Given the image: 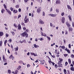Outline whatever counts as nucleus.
<instances>
[{"label": "nucleus", "instance_id": "3c124183", "mask_svg": "<svg viewBox=\"0 0 74 74\" xmlns=\"http://www.w3.org/2000/svg\"><path fill=\"white\" fill-rule=\"evenodd\" d=\"M62 48L63 49H65V47L64 46H63L62 47Z\"/></svg>", "mask_w": 74, "mask_h": 74}, {"label": "nucleus", "instance_id": "f03ea898", "mask_svg": "<svg viewBox=\"0 0 74 74\" xmlns=\"http://www.w3.org/2000/svg\"><path fill=\"white\" fill-rule=\"evenodd\" d=\"M29 21V19L27 18V16H25L24 19V21H25L24 23H27Z\"/></svg>", "mask_w": 74, "mask_h": 74}, {"label": "nucleus", "instance_id": "1a4fd4ad", "mask_svg": "<svg viewBox=\"0 0 74 74\" xmlns=\"http://www.w3.org/2000/svg\"><path fill=\"white\" fill-rule=\"evenodd\" d=\"M18 30H21V29H22L21 25L20 24H18Z\"/></svg>", "mask_w": 74, "mask_h": 74}, {"label": "nucleus", "instance_id": "a211bd4d", "mask_svg": "<svg viewBox=\"0 0 74 74\" xmlns=\"http://www.w3.org/2000/svg\"><path fill=\"white\" fill-rule=\"evenodd\" d=\"M13 13H14V14H16V13L18 12V10H15L14 9L13 11Z\"/></svg>", "mask_w": 74, "mask_h": 74}, {"label": "nucleus", "instance_id": "c9c22d12", "mask_svg": "<svg viewBox=\"0 0 74 74\" xmlns=\"http://www.w3.org/2000/svg\"><path fill=\"white\" fill-rule=\"evenodd\" d=\"M15 7L16 8H18L19 7V5H17L15 6Z\"/></svg>", "mask_w": 74, "mask_h": 74}, {"label": "nucleus", "instance_id": "f8f14e48", "mask_svg": "<svg viewBox=\"0 0 74 74\" xmlns=\"http://www.w3.org/2000/svg\"><path fill=\"white\" fill-rule=\"evenodd\" d=\"M6 11L9 15H11V12L10 10L8 9L6 10Z\"/></svg>", "mask_w": 74, "mask_h": 74}, {"label": "nucleus", "instance_id": "2eb2a0df", "mask_svg": "<svg viewBox=\"0 0 74 74\" xmlns=\"http://www.w3.org/2000/svg\"><path fill=\"white\" fill-rule=\"evenodd\" d=\"M41 36H44L45 37H47V35L45 34L44 33L43 34V33L41 32Z\"/></svg>", "mask_w": 74, "mask_h": 74}, {"label": "nucleus", "instance_id": "393cba45", "mask_svg": "<svg viewBox=\"0 0 74 74\" xmlns=\"http://www.w3.org/2000/svg\"><path fill=\"white\" fill-rule=\"evenodd\" d=\"M8 41L7 40H5L4 42V45L5 46H6V44H7V42Z\"/></svg>", "mask_w": 74, "mask_h": 74}, {"label": "nucleus", "instance_id": "aec40b11", "mask_svg": "<svg viewBox=\"0 0 74 74\" xmlns=\"http://www.w3.org/2000/svg\"><path fill=\"white\" fill-rule=\"evenodd\" d=\"M3 6L5 8V9L6 10H7V6L5 5V4H3Z\"/></svg>", "mask_w": 74, "mask_h": 74}, {"label": "nucleus", "instance_id": "58836bf2", "mask_svg": "<svg viewBox=\"0 0 74 74\" xmlns=\"http://www.w3.org/2000/svg\"><path fill=\"white\" fill-rule=\"evenodd\" d=\"M42 61H43V62H44L45 61H44V60H42V62L41 63V64H44V62H42Z\"/></svg>", "mask_w": 74, "mask_h": 74}, {"label": "nucleus", "instance_id": "b1692460", "mask_svg": "<svg viewBox=\"0 0 74 74\" xmlns=\"http://www.w3.org/2000/svg\"><path fill=\"white\" fill-rule=\"evenodd\" d=\"M18 51V47L17 46L15 48V51L16 52Z\"/></svg>", "mask_w": 74, "mask_h": 74}, {"label": "nucleus", "instance_id": "a19ab883", "mask_svg": "<svg viewBox=\"0 0 74 74\" xmlns=\"http://www.w3.org/2000/svg\"><path fill=\"white\" fill-rule=\"evenodd\" d=\"M10 10L11 11H13V10H14V9L12 8V7H11L10 8Z\"/></svg>", "mask_w": 74, "mask_h": 74}, {"label": "nucleus", "instance_id": "ea45409f", "mask_svg": "<svg viewBox=\"0 0 74 74\" xmlns=\"http://www.w3.org/2000/svg\"><path fill=\"white\" fill-rule=\"evenodd\" d=\"M61 15L62 16H63L64 15V12H62L61 13Z\"/></svg>", "mask_w": 74, "mask_h": 74}, {"label": "nucleus", "instance_id": "f3484780", "mask_svg": "<svg viewBox=\"0 0 74 74\" xmlns=\"http://www.w3.org/2000/svg\"><path fill=\"white\" fill-rule=\"evenodd\" d=\"M68 17L70 21H72V19L71 18V15H69L68 16Z\"/></svg>", "mask_w": 74, "mask_h": 74}, {"label": "nucleus", "instance_id": "052dcab7", "mask_svg": "<svg viewBox=\"0 0 74 74\" xmlns=\"http://www.w3.org/2000/svg\"><path fill=\"white\" fill-rule=\"evenodd\" d=\"M12 30H13V31H14V32H16V30L15 29H14V28L12 29Z\"/></svg>", "mask_w": 74, "mask_h": 74}, {"label": "nucleus", "instance_id": "6ab92c4d", "mask_svg": "<svg viewBox=\"0 0 74 74\" xmlns=\"http://www.w3.org/2000/svg\"><path fill=\"white\" fill-rule=\"evenodd\" d=\"M34 47L36 48L37 47L38 48H39V46L37 45H36V44H34Z\"/></svg>", "mask_w": 74, "mask_h": 74}, {"label": "nucleus", "instance_id": "4d7b16f0", "mask_svg": "<svg viewBox=\"0 0 74 74\" xmlns=\"http://www.w3.org/2000/svg\"><path fill=\"white\" fill-rule=\"evenodd\" d=\"M23 29L24 30H25L26 29V28L25 27H23Z\"/></svg>", "mask_w": 74, "mask_h": 74}, {"label": "nucleus", "instance_id": "69168bd1", "mask_svg": "<svg viewBox=\"0 0 74 74\" xmlns=\"http://www.w3.org/2000/svg\"><path fill=\"white\" fill-rule=\"evenodd\" d=\"M72 25L73 27H74V23L73 22L72 23Z\"/></svg>", "mask_w": 74, "mask_h": 74}, {"label": "nucleus", "instance_id": "e2e57ef3", "mask_svg": "<svg viewBox=\"0 0 74 74\" xmlns=\"http://www.w3.org/2000/svg\"><path fill=\"white\" fill-rule=\"evenodd\" d=\"M67 51L68 52V53H70V50L68 49Z\"/></svg>", "mask_w": 74, "mask_h": 74}, {"label": "nucleus", "instance_id": "de8ad7c7", "mask_svg": "<svg viewBox=\"0 0 74 74\" xmlns=\"http://www.w3.org/2000/svg\"><path fill=\"white\" fill-rule=\"evenodd\" d=\"M21 15L19 14V15H18V19H19V18H21Z\"/></svg>", "mask_w": 74, "mask_h": 74}, {"label": "nucleus", "instance_id": "a18cd8bd", "mask_svg": "<svg viewBox=\"0 0 74 74\" xmlns=\"http://www.w3.org/2000/svg\"><path fill=\"white\" fill-rule=\"evenodd\" d=\"M64 56H65V57H66L68 56V54H64Z\"/></svg>", "mask_w": 74, "mask_h": 74}, {"label": "nucleus", "instance_id": "473e14b6", "mask_svg": "<svg viewBox=\"0 0 74 74\" xmlns=\"http://www.w3.org/2000/svg\"><path fill=\"white\" fill-rule=\"evenodd\" d=\"M59 60L60 62H63V59L62 58H59Z\"/></svg>", "mask_w": 74, "mask_h": 74}, {"label": "nucleus", "instance_id": "ddd939ff", "mask_svg": "<svg viewBox=\"0 0 74 74\" xmlns=\"http://www.w3.org/2000/svg\"><path fill=\"white\" fill-rule=\"evenodd\" d=\"M67 7L68 10H72V9L71 8V6H70V5H67Z\"/></svg>", "mask_w": 74, "mask_h": 74}, {"label": "nucleus", "instance_id": "37998d69", "mask_svg": "<svg viewBox=\"0 0 74 74\" xmlns=\"http://www.w3.org/2000/svg\"><path fill=\"white\" fill-rule=\"evenodd\" d=\"M56 11L57 13H59V9H56Z\"/></svg>", "mask_w": 74, "mask_h": 74}, {"label": "nucleus", "instance_id": "cd10ccee", "mask_svg": "<svg viewBox=\"0 0 74 74\" xmlns=\"http://www.w3.org/2000/svg\"><path fill=\"white\" fill-rule=\"evenodd\" d=\"M21 25H22V26H24V27H25V24L24 23L22 22L21 23Z\"/></svg>", "mask_w": 74, "mask_h": 74}, {"label": "nucleus", "instance_id": "9d476101", "mask_svg": "<svg viewBox=\"0 0 74 74\" xmlns=\"http://www.w3.org/2000/svg\"><path fill=\"white\" fill-rule=\"evenodd\" d=\"M19 63H20V64H22L23 63V65H25L26 64H24V63L23 62V61L22 60L18 62Z\"/></svg>", "mask_w": 74, "mask_h": 74}, {"label": "nucleus", "instance_id": "20e7f679", "mask_svg": "<svg viewBox=\"0 0 74 74\" xmlns=\"http://www.w3.org/2000/svg\"><path fill=\"white\" fill-rule=\"evenodd\" d=\"M39 23L41 25H44V22L41 19H40L39 20Z\"/></svg>", "mask_w": 74, "mask_h": 74}, {"label": "nucleus", "instance_id": "4c0bfd02", "mask_svg": "<svg viewBox=\"0 0 74 74\" xmlns=\"http://www.w3.org/2000/svg\"><path fill=\"white\" fill-rule=\"evenodd\" d=\"M39 40H40V41H42V40H44V38H39Z\"/></svg>", "mask_w": 74, "mask_h": 74}, {"label": "nucleus", "instance_id": "774afa93", "mask_svg": "<svg viewBox=\"0 0 74 74\" xmlns=\"http://www.w3.org/2000/svg\"><path fill=\"white\" fill-rule=\"evenodd\" d=\"M55 67L56 69V68H57V64H55Z\"/></svg>", "mask_w": 74, "mask_h": 74}, {"label": "nucleus", "instance_id": "8fccbe9b", "mask_svg": "<svg viewBox=\"0 0 74 74\" xmlns=\"http://www.w3.org/2000/svg\"><path fill=\"white\" fill-rule=\"evenodd\" d=\"M11 33H12L13 36L15 35V33H14V32H11Z\"/></svg>", "mask_w": 74, "mask_h": 74}, {"label": "nucleus", "instance_id": "49530a36", "mask_svg": "<svg viewBox=\"0 0 74 74\" xmlns=\"http://www.w3.org/2000/svg\"><path fill=\"white\" fill-rule=\"evenodd\" d=\"M53 25V24H52V23H50V26H51V27H52Z\"/></svg>", "mask_w": 74, "mask_h": 74}, {"label": "nucleus", "instance_id": "4be33fe9", "mask_svg": "<svg viewBox=\"0 0 74 74\" xmlns=\"http://www.w3.org/2000/svg\"><path fill=\"white\" fill-rule=\"evenodd\" d=\"M9 59H11V58H12V60H13V58L14 59V58L13 57V58H13L12 55H11L9 57Z\"/></svg>", "mask_w": 74, "mask_h": 74}, {"label": "nucleus", "instance_id": "72a5a7b5", "mask_svg": "<svg viewBox=\"0 0 74 74\" xmlns=\"http://www.w3.org/2000/svg\"><path fill=\"white\" fill-rule=\"evenodd\" d=\"M47 37L48 38L47 39L49 41L51 40V38L48 36H47Z\"/></svg>", "mask_w": 74, "mask_h": 74}, {"label": "nucleus", "instance_id": "a878e982", "mask_svg": "<svg viewBox=\"0 0 74 74\" xmlns=\"http://www.w3.org/2000/svg\"><path fill=\"white\" fill-rule=\"evenodd\" d=\"M69 31H72V30H73V29L71 27H69Z\"/></svg>", "mask_w": 74, "mask_h": 74}, {"label": "nucleus", "instance_id": "7ed1b4c3", "mask_svg": "<svg viewBox=\"0 0 74 74\" xmlns=\"http://www.w3.org/2000/svg\"><path fill=\"white\" fill-rule=\"evenodd\" d=\"M67 71H66V70L65 69L64 70V74H70V71L69 70L67 71Z\"/></svg>", "mask_w": 74, "mask_h": 74}, {"label": "nucleus", "instance_id": "c85d7f7f", "mask_svg": "<svg viewBox=\"0 0 74 74\" xmlns=\"http://www.w3.org/2000/svg\"><path fill=\"white\" fill-rule=\"evenodd\" d=\"M5 11V10L4 9H2V10H1V12L2 14H3L4 13V12Z\"/></svg>", "mask_w": 74, "mask_h": 74}, {"label": "nucleus", "instance_id": "79ce46f5", "mask_svg": "<svg viewBox=\"0 0 74 74\" xmlns=\"http://www.w3.org/2000/svg\"><path fill=\"white\" fill-rule=\"evenodd\" d=\"M51 57H52V58H55L56 57L55 55H53V56H52V55H51Z\"/></svg>", "mask_w": 74, "mask_h": 74}, {"label": "nucleus", "instance_id": "7c9ffc66", "mask_svg": "<svg viewBox=\"0 0 74 74\" xmlns=\"http://www.w3.org/2000/svg\"><path fill=\"white\" fill-rule=\"evenodd\" d=\"M8 72L9 74H11V71L10 70H8Z\"/></svg>", "mask_w": 74, "mask_h": 74}, {"label": "nucleus", "instance_id": "4468645a", "mask_svg": "<svg viewBox=\"0 0 74 74\" xmlns=\"http://www.w3.org/2000/svg\"><path fill=\"white\" fill-rule=\"evenodd\" d=\"M41 36H44L45 37H47V35L45 34L44 33L43 34V33L41 32Z\"/></svg>", "mask_w": 74, "mask_h": 74}, {"label": "nucleus", "instance_id": "0eeeda50", "mask_svg": "<svg viewBox=\"0 0 74 74\" xmlns=\"http://www.w3.org/2000/svg\"><path fill=\"white\" fill-rule=\"evenodd\" d=\"M64 21H65V18L64 17H63L62 18L61 22L62 23H64Z\"/></svg>", "mask_w": 74, "mask_h": 74}, {"label": "nucleus", "instance_id": "423d86ee", "mask_svg": "<svg viewBox=\"0 0 74 74\" xmlns=\"http://www.w3.org/2000/svg\"><path fill=\"white\" fill-rule=\"evenodd\" d=\"M48 15L49 16H52V17H55V16H56V15L55 14H49Z\"/></svg>", "mask_w": 74, "mask_h": 74}, {"label": "nucleus", "instance_id": "680f3d73", "mask_svg": "<svg viewBox=\"0 0 74 74\" xmlns=\"http://www.w3.org/2000/svg\"><path fill=\"white\" fill-rule=\"evenodd\" d=\"M18 12H21V9L19 8L18 9Z\"/></svg>", "mask_w": 74, "mask_h": 74}, {"label": "nucleus", "instance_id": "603ef678", "mask_svg": "<svg viewBox=\"0 0 74 74\" xmlns=\"http://www.w3.org/2000/svg\"><path fill=\"white\" fill-rule=\"evenodd\" d=\"M65 34L66 35V34H67L68 33V32H67V31H65Z\"/></svg>", "mask_w": 74, "mask_h": 74}, {"label": "nucleus", "instance_id": "338daca9", "mask_svg": "<svg viewBox=\"0 0 74 74\" xmlns=\"http://www.w3.org/2000/svg\"><path fill=\"white\" fill-rule=\"evenodd\" d=\"M14 27H17V25H16L15 24H14Z\"/></svg>", "mask_w": 74, "mask_h": 74}, {"label": "nucleus", "instance_id": "2f4dec72", "mask_svg": "<svg viewBox=\"0 0 74 74\" xmlns=\"http://www.w3.org/2000/svg\"><path fill=\"white\" fill-rule=\"evenodd\" d=\"M68 62L69 64H70V63H71V60L70 59H68Z\"/></svg>", "mask_w": 74, "mask_h": 74}, {"label": "nucleus", "instance_id": "13d9d810", "mask_svg": "<svg viewBox=\"0 0 74 74\" xmlns=\"http://www.w3.org/2000/svg\"><path fill=\"white\" fill-rule=\"evenodd\" d=\"M69 48H71V45L70 44L69 45Z\"/></svg>", "mask_w": 74, "mask_h": 74}, {"label": "nucleus", "instance_id": "412c9836", "mask_svg": "<svg viewBox=\"0 0 74 74\" xmlns=\"http://www.w3.org/2000/svg\"><path fill=\"white\" fill-rule=\"evenodd\" d=\"M30 54L31 55H34V56H36V55L34 53H31Z\"/></svg>", "mask_w": 74, "mask_h": 74}, {"label": "nucleus", "instance_id": "6e6552de", "mask_svg": "<svg viewBox=\"0 0 74 74\" xmlns=\"http://www.w3.org/2000/svg\"><path fill=\"white\" fill-rule=\"evenodd\" d=\"M56 3L57 4H60V0H57Z\"/></svg>", "mask_w": 74, "mask_h": 74}, {"label": "nucleus", "instance_id": "39448f33", "mask_svg": "<svg viewBox=\"0 0 74 74\" xmlns=\"http://www.w3.org/2000/svg\"><path fill=\"white\" fill-rule=\"evenodd\" d=\"M3 60L4 62H7V59L5 58V56L4 55H3L2 56Z\"/></svg>", "mask_w": 74, "mask_h": 74}, {"label": "nucleus", "instance_id": "864d4df0", "mask_svg": "<svg viewBox=\"0 0 74 74\" xmlns=\"http://www.w3.org/2000/svg\"><path fill=\"white\" fill-rule=\"evenodd\" d=\"M5 37L6 38H7V37H8V34H5Z\"/></svg>", "mask_w": 74, "mask_h": 74}, {"label": "nucleus", "instance_id": "5701e85b", "mask_svg": "<svg viewBox=\"0 0 74 74\" xmlns=\"http://www.w3.org/2000/svg\"><path fill=\"white\" fill-rule=\"evenodd\" d=\"M4 34L3 32H0V36H3Z\"/></svg>", "mask_w": 74, "mask_h": 74}, {"label": "nucleus", "instance_id": "c03bdc74", "mask_svg": "<svg viewBox=\"0 0 74 74\" xmlns=\"http://www.w3.org/2000/svg\"><path fill=\"white\" fill-rule=\"evenodd\" d=\"M8 41L10 42L11 43L12 42V39H10L8 40Z\"/></svg>", "mask_w": 74, "mask_h": 74}, {"label": "nucleus", "instance_id": "6e6d98bb", "mask_svg": "<svg viewBox=\"0 0 74 74\" xmlns=\"http://www.w3.org/2000/svg\"><path fill=\"white\" fill-rule=\"evenodd\" d=\"M48 62L49 63V64H51V63H52V61L50 60H49Z\"/></svg>", "mask_w": 74, "mask_h": 74}, {"label": "nucleus", "instance_id": "bb28decb", "mask_svg": "<svg viewBox=\"0 0 74 74\" xmlns=\"http://www.w3.org/2000/svg\"><path fill=\"white\" fill-rule=\"evenodd\" d=\"M2 44H3V41H2V40H1L0 41V47H1V46H2Z\"/></svg>", "mask_w": 74, "mask_h": 74}, {"label": "nucleus", "instance_id": "dca6fc26", "mask_svg": "<svg viewBox=\"0 0 74 74\" xmlns=\"http://www.w3.org/2000/svg\"><path fill=\"white\" fill-rule=\"evenodd\" d=\"M66 23L67 26H68V27H70V24H69V23H68V22H66Z\"/></svg>", "mask_w": 74, "mask_h": 74}, {"label": "nucleus", "instance_id": "09e8293b", "mask_svg": "<svg viewBox=\"0 0 74 74\" xmlns=\"http://www.w3.org/2000/svg\"><path fill=\"white\" fill-rule=\"evenodd\" d=\"M65 66H67V64H68V62H66L65 63Z\"/></svg>", "mask_w": 74, "mask_h": 74}, {"label": "nucleus", "instance_id": "f257e3e1", "mask_svg": "<svg viewBox=\"0 0 74 74\" xmlns=\"http://www.w3.org/2000/svg\"><path fill=\"white\" fill-rule=\"evenodd\" d=\"M29 32V29H26L25 32H24L21 34V36L23 37H25L27 38L28 37V34H27V33H28Z\"/></svg>", "mask_w": 74, "mask_h": 74}, {"label": "nucleus", "instance_id": "f704fd0d", "mask_svg": "<svg viewBox=\"0 0 74 74\" xmlns=\"http://www.w3.org/2000/svg\"><path fill=\"white\" fill-rule=\"evenodd\" d=\"M21 68V66H19L18 68H17V69L19 70H20Z\"/></svg>", "mask_w": 74, "mask_h": 74}, {"label": "nucleus", "instance_id": "e433bc0d", "mask_svg": "<svg viewBox=\"0 0 74 74\" xmlns=\"http://www.w3.org/2000/svg\"><path fill=\"white\" fill-rule=\"evenodd\" d=\"M18 70H16L15 71V73H14L13 74H17V73H18Z\"/></svg>", "mask_w": 74, "mask_h": 74}, {"label": "nucleus", "instance_id": "bf43d9fd", "mask_svg": "<svg viewBox=\"0 0 74 74\" xmlns=\"http://www.w3.org/2000/svg\"><path fill=\"white\" fill-rule=\"evenodd\" d=\"M71 57L72 58H74V55L71 54Z\"/></svg>", "mask_w": 74, "mask_h": 74}, {"label": "nucleus", "instance_id": "c756f323", "mask_svg": "<svg viewBox=\"0 0 74 74\" xmlns=\"http://www.w3.org/2000/svg\"><path fill=\"white\" fill-rule=\"evenodd\" d=\"M71 71H74V67H71Z\"/></svg>", "mask_w": 74, "mask_h": 74}, {"label": "nucleus", "instance_id": "5fc2aeb1", "mask_svg": "<svg viewBox=\"0 0 74 74\" xmlns=\"http://www.w3.org/2000/svg\"><path fill=\"white\" fill-rule=\"evenodd\" d=\"M42 16H45V12H42Z\"/></svg>", "mask_w": 74, "mask_h": 74}, {"label": "nucleus", "instance_id": "0e129e2a", "mask_svg": "<svg viewBox=\"0 0 74 74\" xmlns=\"http://www.w3.org/2000/svg\"><path fill=\"white\" fill-rule=\"evenodd\" d=\"M24 1L25 3H27V1H29V0H24Z\"/></svg>", "mask_w": 74, "mask_h": 74}, {"label": "nucleus", "instance_id": "9b49d317", "mask_svg": "<svg viewBox=\"0 0 74 74\" xmlns=\"http://www.w3.org/2000/svg\"><path fill=\"white\" fill-rule=\"evenodd\" d=\"M41 10L40 8H38L37 9V13H40V12H41Z\"/></svg>", "mask_w": 74, "mask_h": 74}]
</instances>
